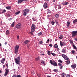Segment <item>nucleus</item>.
Wrapping results in <instances>:
<instances>
[{
	"instance_id": "nucleus-17",
	"label": "nucleus",
	"mask_w": 77,
	"mask_h": 77,
	"mask_svg": "<svg viewBox=\"0 0 77 77\" xmlns=\"http://www.w3.org/2000/svg\"><path fill=\"white\" fill-rule=\"evenodd\" d=\"M61 75L62 77H64L65 76V75H66V74L65 73H63L61 74Z\"/></svg>"
},
{
	"instance_id": "nucleus-22",
	"label": "nucleus",
	"mask_w": 77,
	"mask_h": 77,
	"mask_svg": "<svg viewBox=\"0 0 77 77\" xmlns=\"http://www.w3.org/2000/svg\"><path fill=\"white\" fill-rule=\"evenodd\" d=\"M14 25H15V22H13L11 25V27H14Z\"/></svg>"
},
{
	"instance_id": "nucleus-34",
	"label": "nucleus",
	"mask_w": 77,
	"mask_h": 77,
	"mask_svg": "<svg viewBox=\"0 0 77 77\" xmlns=\"http://www.w3.org/2000/svg\"><path fill=\"white\" fill-rule=\"evenodd\" d=\"M51 54L53 56H56V54H54V53H52Z\"/></svg>"
},
{
	"instance_id": "nucleus-55",
	"label": "nucleus",
	"mask_w": 77,
	"mask_h": 77,
	"mask_svg": "<svg viewBox=\"0 0 77 77\" xmlns=\"http://www.w3.org/2000/svg\"><path fill=\"white\" fill-rule=\"evenodd\" d=\"M19 38H20V36H17V39H19Z\"/></svg>"
},
{
	"instance_id": "nucleus-37",
	"label": "nucleus",
	"mask_w": 77,
	"mask_h": 77,
	"mask_svg": "<svg viewBox=\"0 0 77 77\" xmlns=\"http://www.w3.org/2000/svg\"><path fill=\"white\" fill-rule=\"evenodd\" d=\"M48 55H50V54H51V53H50V51H49L48 52Z\"/></svg>"
},
{
	"instance_id": "nucleus-32",
	"label": "nucleus",
	"mask_w": 77,
	"mask_h": 77,
	"mask_svg": "<svg viewBox=\"0 0 77 77\" xmlns=\"http://www.w3.org/2000/svg\"><path fill=\"white\" fill-rule=\"evenodd\" d=\"M59 17V14H56L55 15V17H56V18H58V17Z\"/></svg>"
},
{
	"instance_id": "nucleus-38",
	"label": "nucleus",
	"mask_w": 77,
	"mask_h": 77,
	"mask_svg": "<svg viewBox=\"0 0 77 77\" xmlns=\"http://www.w3.org/2000/svg\"><path fill=\"white\" fill-rule=\"evenodd\" d=\"M58 62H59V63H62V62H63V61H62L60 60H58Z\"/></svg>"
},
{
	"instance_id": "nucleus-63",
	"label": "nucleus",
	"mask_w": 77,
	"mask_h": 77,
	"mask_svg": "<svg viewBox=\"0 0 77 77\" xmlns=\"http://www.w3.org/2000/svg\"><path fill=\"white\" fill-rule=\"evenodd\" d=\"M5 65H3V68H5Z\"/></svg>"
},
{
	"instance_id": "nucleus-4",
	"label": "nucleus",
	"mask_w": 77,
	"mask_h": 77,
	"mask_svg": "<svg viewBox=\"0 0 77 77\" xmlns=\"http://www.w3.org/2000/svg\"><path fill=\"white\" fill-rule=\"evenodd\" d=\"M29 12V9H26L23 10V15L24 16H26L27 15V13Z\"/></svg>"
},
{
	"instance_id": "nucleus-23",
	"label": "nucleus",
	"mask_w": 77,
	"mask_h": 77,
	"mask_svg": "<svg viewBox=\"0 0 77 77\" xmlns=\"http://www.w3.org/2000/svg\"><path fill=\"white\" fill-rule=\"evenodd\" d=\"M65 60H69V58L68 57L66 56L64 58Z\"/></svg>"
},
{
	"instance_id": "nucleus-24",
	"label": "nucleus",
	"mask_w": 77,
	"mask_h": 77,
	"mask_svg": "<svg viewBox=\"0 0 77 77\" xmlns=\"http://www.w3.org/2000/svg\"><path fill=\"white\" fill-rule=\"evenodd\" d=\"M63 5H68V3L67 2L63 3Z\"/></svg>"
},
{
	"instance_id": "nucleus-64",
	"label": "nucleus",
	"mask_w": 77,
	"mask_h": 77,
	"mask_svg": "<svg viewBox=\"0 0 77 77\" xmlns=\"http://www.w3.org/2000/svg\"><path fill=\"white\" fill-rule=\"evenodd\" d=\"M29 46H28L27 47V48H29Z\"/></svg>"
},
{
	"instance_id": "nucleus-8",
	"label": "nucleus",
	"mask_w": 77,
	"mask_h": 77,
	"mask_svg": "<svg viewBox=\"0 0 77 77\" xmlns=\"http://www.w3.org/2000/svg\"><path fill=\"white\" fill-rule=\"evenodd\" d=\"M5 70L6 71L5 72V73L4 74V76H5L6 77V75H7L8 74L9 72V69H6Z\"/></svg>"
},
{
	"instance_id": "nucleus-45",
	"label": "nucleus",
	"mask_w": 77,
	"mask_h": 77,
	"mask_svg": "<svg viewBox=\"0 0 77 77\" xmlns=\"http://www.w3.org/2000/svg\"><path fill=\"white\" fill-rule=\"evenodd\" d=\"M1 62L2 63H5V62L3 61V60H1Z\"/></svg>"
},
{
	"instance_id": "nucleus-7",
	"label": "nucleus",
	"mask_w": 77,
	"mask_h": 77,
	"mask_svg": "<svg viewBox=\"0 0 77 77\" xmlns=\"http://www.w3.org/2000/svg\"><path fill=\"white\" fill-rule=\"evenodd\" d=\"M16 28L17 29H20L21 27V24L20 23L17 24L15 26Z\"/></svg>"
},
{
	"instance_id": "nucleus-18",
	"label": "nucleus",
	"mask_w": 77,
	"mask_h": 77,
	"mask_svg": "<svg viewBox=\"0 0 77 77\" xmlns=\"http://www.w3.org/2000/svg\"><path fill=\"white\" fill-rule=\"evenodd\" d=\"M76 23H77V19H75L73 20V24H75Z\"/></svg>"
},
{
	"instance_id": "nucleus-1",
	"label": "nucleus",
	"mask_w": 77,
	"mask_h": 77,
	"mask_svg": "<svg viewBox=\"0 0 77 77\" xmlns=\"http://www.w3.org/2000/svg\"><path fill=\"white\" fill-rule=\"evenodd\" d=\"M20 57L19 56L17 58H16L15 59V62L17 64V65H20Z\"/></svg>"
},
{
	"instance_id": "nucleus-36",
	"label": "nucleus",
	"mask_w": 77,
	"mask_h": 77,
	"mask_svg": "<svg viewBox=\"0 0 77 77\" xmlns=\"http://www.w3.org/2000/svg\"><path fill=\"white\" fill-rule=\"evenodd\" d=\"M61 8H62V6H61V5L58 6V9H61Z\"/></svg>"
},
{
	"instance_id": "nucleus-2",
	"label": "nucleus",
	"mask_w": 77,
	"mask_h": 77,
	"mask_svg": "<svg viewBox=\"0 0 77 77\" xmlns=\"http://www.w3.org/2000/svg\"><path fill=\"white\" fill-rule=\"evenodd\" d=\"M19 45H16L14 47V52L15 54H17L18 52V49L19 47Z\"/></svg>"
},
{
	"instance_id": "nucleus-58",
	"label": "nucleus",
	"mask_w": 77,
	"mask_h": 77,
	"mask_svg": "<svg viewBox=\"0 0 77 77\" xmlns=\"http://www.w3.org/2000/svg\"><path fill=\"white\" fill-rule=\"evenodd\" d=\"M6 66L8 67V63H7V64L6 65Z\"/></svg>"
},
{
	"instance_id": "nucleus-59",
	"label": "nucleus",
	"mask_w": 77,
	"mask_h": 77,
	"mask_svg": "<svg viewBox=\"0 0 77 77\" xmlns=\"http://www.w3.org/2000/svg\"><path fill=\"white\" fill-rule=\"evenodd\" d=\"M12 20V18H10V19H9V21H11V20Z\"/></svg>"
},
{
	"instance_id": "nucleus-50",
	"label": "nucleus",
	"mask_w": 77,
	"mask_h": 77,
	"mask_svg": "<svg viewBox=\"0 0 77 77\" xmlns=\"http://www.w3.org/2000/svg\"><path fill=\"white\" fill-rule=\"evenodd\" d=\"M41 63H44V61H43V60L41 61Z\"/></svg>"
},
{
	"instance_id": "nucleus-62",
	"label": "nucleus",
	"mask_w": 77,
	"mask_h": 77,
	"mask_svg": "<svg viewBox=\"0 0 77 77\" xmlns=\"http://www.w3.org/2000/svg\"><path fill=\"white\" fill-rule=\"evenodd\" d=\"M7 42H5V45H6L7 44Z\"/></svg>"
},
{
	"instance_id": "nucleus-42",
	"label": "nucleus",
	"mask_w": 77,
	"mask_h": 77,
	"mask_svg": "<svg viewBox=\"0 0 77 77\" xmlns=\"http://www.w3.org/2000/svg\"><path fill=\"white\" fill-rule=\"evenodd\" d=\"M41 35H42V32H40L38 34V36H40Z\"/></svg>"
},
{
	"instance_id": "nucleus-20",
	"label": "nucleus",
	"mask_w": 77,
	"mask_h": 77,
	"mask_svg": "<svg viewBox=\"0 0 77 77\" xmlns=\"http://www.w3.org/2000/svg\"><path fill=\"white\" fill-rule=\"evenodd\" d=\"M67 27L69 26V25H70V22L69 21L67 22Z\"/></svg>"
},
{
	"instance_id": "nucleus-15",
	"label": "nucleus",
	"mask_w": 77,
	"mask_h": 77,
	"mask_svg": "<svg viewBox=\"0 0 77 77\" xmlns=\"http://www.w3.org/2000/svg\"><path fill=\"white\" fill-rule=\"evenodd\" d=\"M30 42V41L29 40H26L25 41L24 43L25 44H27L29 42Z\"/></svg>"
},
{
	"instance_id": "nucleus-5",
	"label": "nucleus",
	"mask_w": 77,
	"mask_h": 77,
	"mask_svg": "<svg viewBox=\"0 0 77 77\" xmlns=\"http://www.w3.org/2000/svg\"><path fill=\"white\" fill-rule=\"evenodd\" d=\"M35 28L36 26H35V24H33L32 25V26L31 27V30L32 32H35Z\"/></svg>"
},
{
	"instance_id": "nucleus-52",
	"label": "nucleus",
	"mask_w": 77,
	"mask_h": 77,
	"mask_svg": "<svg viewBox=\"0 0 77 77\" xmlns=\"http://www.w3.org/2000/svg\"><path fill=\"white\" fill-rule=\"evenodd\" d=\"M66 77H70V76L69 75H67Z\"/></svg>"
},
{
	"instance_id": "nucleus-61",
	"label": "nucleus",
	"mask_w": 77,
	"mask_h": 77,
	"mask_svg": "<svg viewBox=\"0 0 77 77\" xmlns=\"http://www.w3.org/2000/svg\"><path fill=\"white\" fill-rule=\"evenodd\" d=\"M29 33H31L32 35H33V33H32V32H29Z\"/></svg>"
},
{
	"instance_id": "nucleus-49",
	"label": "nucleus",
	"mask_w": 77,
	"mask_h": 77,
	"mask_svg": "<svg viewBox=\"0 0 77 77\" xmlns=\"http://www.w3.org/2000/svg\"><path fill=\"white\" fill-rule=\"evenodd\" d=\"M58 65L60 66H62V64H61V63H58Z\"/></svg>"
},
{
	"instance_id": "nucleus-9",
	"label": "nucleus",
	"mask_w": 77,
	"mask_h": 77,
	"mask_svg": "<svg viewBox=\"0 0 77 77\" xmlns=\"http://www.w3.org/2000/svg\"><path fill=\"white\" fill-rule=\"evenodd\" d=\"M24 1H26V2H27V0H18L17 1L18 4H20V3H21L23 2H24Z\"/></svg>"
},
{
	"instance_id": "nucleus-29",
	"label": "nucleus",
	"mask_w": 77,
	"mask_h": 77,
	"mask_svg": "<svg viewBox=\"0 0 77 77\" xmlns=\"http://www.w3.org/2000/svg\"><path fill=\"white\" fill-rule=\"evenodd\" d=\"M72 47H73L74 48V49H77V47H76L75 46V45H74V44H73V45H72Z\"/></svg>"
},
{
	"instance_id": "nucleus-43",
	"label": "nucleus",
	"mask_w": 77,
	"mask_h": 77,
	"mask_svg": "<svg viewBox=\"0 0 77 77\" xmlns=\"http://www.w3.org/2000/svg\"><path fill=\"white\" fill-rule=\"evenodd\" d=\"M37 75L38 76V77H40L41 75L40 74H37Z\"/></svg>"
},
{
	"instance_id": "nucleus-30",
	"label": "nucleus",
	"mask_w": 77,
	"mask_h": 77,
	"mask_svg": "<svg viewBox=\"0 0 77 77\" xmlns=\"http://www.w3.org/2000/svg\"><path fill=\"white\" fill-rule=\"evenodd\" d=\"M71 53H72V54H75V51H72L71 52V54H72Z\"/></svg>"
},
{
	"instance_id": "nucleus-47",
	"label": "nucleus",
	"mask_w": 77,
	"mask_h": 77,
	"mask_svg": "<svg viewBox=\"0 0 77 77\" xmlns=\"http://www.w3.org/2000/svg\"><path fill=\"white\" fill-rule=\"evenodd\" d=\"M32 20H33V21H36V17L32 18Z\"/></svg>"
},
{
	"instance_id": "nucleus-46",
	"label": "nucleus",
	"mask_w": 77,
	"mask_h": 77,
	"mask_svg": "<svg viewBox=\"0 0 77 77\" xmlns=\"http://www.w3.org/2000/svg\"><path fill=\"white\" fill-rule=\"evenodd\" d=\"M55 23H56V24H58V22H57V20H55Z\"/></svg>"
},
{
	"instance_id": "nucleus-56",
	"label": "nucleus",
	"mask_w": 77,
	"mask_h": 77,
	"mask_svg": "<svg viewBox=\"0 0 77 77\" xmlns=\"http://www.w3.org/2000/svg\"><path fill=\"white\" fill-rule=\"evenodd\" d=\"M17 77H21V75H17Z\"/></svg>"
},
{
	"instance_id": "nucleus-57",
	"label": "nucleus",
	"mask_w": 77,
	"mask_h": 77,
	"mask_svg": "<svg viewBox=\"0 0 77 77\" xmlns=\"http://www.w3.org/2000/svg\"><path fill=\"white\" fill-rule=\"evenodd\" d=\"M62 68H63V66H61L60 67V69H62Z\"/></svg>"
},
{
	"instance_id": "nucleus-44",
	"label": "nucleus",
	"mask_w": 77,
	"mask_h": 77,
	"mask_svg": "<svg viewBox=\"0 0 77 77\" xmlns=\"http://www.w3.org/2000/svg\"><path fill=\"white\" fill-rule=\"evenodd\" d=\"M31 73L32 75H34V74H35V72L33 71Z\"/></svg>"
},
{
	"instance_id": "nucleus-40",
	"label": "nucleus",
	"mask_w": 77,
	"mask_h": 77,
	"mask_svg": "<svg viewBox=\"0 0 77 77\" xmlns=\"http://www.w3.org/2000/svg\"><path fill=\"white\" fill-rule=\"evenodd\" d=\"M40 58L39 57H38L36 58L35 59V60H36L38 61V60H39L40 59Z\"/></svg>"
},
{
	"instance_id": "nucleus-48",
	"label": "nucleus",
	"mask_w": 77,
	"mask_h": 77,
	"mask_svg": "<svg viewBox=\"0 0 77 77\" xmlns=\"http://www.w3.org/2000/svg\"><path fill=\"white\" fill-rule=\"evenodd\" d=\"M49 46H50V47H52L53 46V45L52 44H50Z\"/></svg>"
},
{
	"instance_id": "nucleus-53",
	"label": "nucleus",
	"mask_w": 77,
	"mask_h": 77,
	"mask_svg": "<svg viewBox=\"0 0 77 77\" xmlns=\"http://www.w3.org/2000/svg\"><path fill=\"white\" fill-rule=\"evenodd\" d=\"M2 60H3V61H5V58H2Z\"/></svg>"
},
{
	"instance_id": "nucleus-54",
	"label": "nucleus",
	"mask_w": 77,
	"mask_h": 77,
	"mask_svg": "<svg viewBox=\"0 0 77 77\" xmlns=\"http://www.w3.org/2000/svg\"><path fill=\"white\" fill-rule=\"evenodd\" d=\"M17 77V75H13L12 77Z\"/></svg>"
},
{
	"instance_id": "nucleus-16",
	"label": "nucleus",
	"mask_w": 77,
	"mask_h": 77,
	"mask_svg": "<svg viewBox=\"0 0 77 77\" xmlns=\"http://www.w3.org/2000/svg\"><path fill=\"white\" fill-rule=\"evenodd\" d=\"M54 48H58V45L57 44H55L54 46Z\"/></svg>"
},
{
	"instance_id": "nucleus-39",
	"label": "nucleus",
	"mask_w": 77,
	"mask_h": 77,
	"mask_svg": "<svg viewBox=\"0 0 77 77\" xmlns=\"http://www.w3.org/2000/svg\"><path fill=\"white\" fill-rule=\"evenodd\" d=\"M63 46H66V44L65 43V42H63Z\"/></svg>"
},
{
	"instance_id": "nucleus-31",
	"label": "nucleus",
	"mask_w": 77,
	"mask_h": 77,
	"mask_svg": "<svg viewBox=\"0 0 77 77\" xmlns=\"http://www.w3.org/2000/svg\"><path fill=\"white\" fill-rule=\"evenodd\" d=\"M62 57H63V58L64 59L66 56V55H65V54H62Z\"/></svg>"
},
{
	"instance_id": "nucleus-33",
	"label": "nucleus",
	"mask_w": 77,
	"mask_h": 77,
	"mask_svg": "<svg viewBox=\"0 0 77 77\" xmlns=\"http://www.w3.org/2000/svg\"><path fill=\"white\" fill-rule=\"evenodd\" d=\"M58 70L57 69H55L53 70V71H54V72H58Z\"/></svg>"
},
{
	"instance_id": "nucleus-35",
	"label": "nucleus",
	"mask_w": 77,
	"mask_h": 77,
	"mask_svg": "<svg viewBox=\"0 0 77 77\" xmlns=\"http://www.w3.org/2000/svg\"><path fill=\"white\" fill-rule=\"evenodd\" d=\"M59 38L61 39H62V38H63V36H62V35H60L59 37Z\"/></svg>"
},
{
	"instance_id": "nucleus-60",
	"label": "nucleus",
	"mask_w": 77,
	"mask_h": 77,
	"mask_svg": "<svg viewBox=\"0 0 77 77\" xmlns=\"http://www.w3.org/2000/svg\"><path fill=\"white\" fill-rule=\"evenodd\" d=\"M60 50L59 48H57V51H59Z\"/></svg>"
},
{
	"instance_id": "nucleus-41",
	"label": "nucleus",
	"mask_w": 77,
	"mask_h": 77,
	"mask_svg": "<svg viewBox=\"0 0 77 77\" xmlns=\"http://www.w3.org/2000/svg\"><path fill=\"white\" fill-rule=\"evenodd\" d=\"M70 44H73V42H72V40H70Z\"/></svg>"
},
{
	"instance_id": "nucleus-3",
	"label": "nucleus",
	"mask_w": 77,
	"mask_h": 77,
	"mask_svg": "<svg viewBox=\"0 0 77 77\" xmlns=\"http://www.w3.org/2000/svg\"><path fill=\"white\" fill-rule=\"evenodd\" d=\"M72 38H74L75 36H77V31H73L72 32Z\"/></svg>"
},
{
	"instance_id": "nucleus-12",
	"label": "nucleus",
	"mask_w": 77,
	"mask_h": 77,
	"mask_svg": "<svg viewBox=\"0 0 77 77\" xmlns=\"http://www.w3.org/2000/svg\"><path fill=\"white\" fill-rule=\"evenodd\" d=\"M43 7L44 8H48V6H47V4L45 3L43 5Z\"/></svg>"
},
{
	"instance_id": "nucleus-28",
	"label": "nucleus",
	"mask_w": 77,
	"mask_h": 77,
	"mask_svg": "<svg viewBox=\"0 0 77 77\" xmlns=\"http://www.w3.org/2000/svg\"><path fill=\"white\" fill-rule=\"evenodd\" d=\"M54 23H55V22H54L53 21H51V24L52 25H54Z\"/></svg>"
},
{
	"instance_id": "nucleus-27",
	"label": "nucleus",
	"mask_w": 77,
	"mask_h": 77,
	"mask_svg": "<svg viewBox=\"0 0 77 77\" xmlns=\"http://www.w3.org/2000/svg\"><path fill=\"white\" fill-rule=\"evenodd\" d=\"M44 42L43 41H40L39 42V44H43Z\"/></svg>"
},
{
	"instance_id": "nucleus-19",
	"label": "nucleus",
	"mask_w": 77,
	"mask_h": 77,
	"mask_svg": "<svg viewBox=\"0 0 77 77\" xmlns=\"http://www.w3.org/2000/svg\"><path fill=\"white\" fill-rule=\"evenodd\" d=\"M10 33H9V30H7L6 31V34L7 35H9Z\"/></svg>"
},
{
	"instance_id": "nucleus-10",
	"label": "nucleus",
	"mask_w": 77,
	"mask_h": 77,
	"mask_svg": "<svg viewBox=\"0 0 77 77\" xmlns=\"http://www.w3.org/2000/svg\"><path fill=\"white\" fill-rule=\"evenodd\" d=\"M76 66H77L76 64H73L71 66V67L72 68V69H75V68H76Z\"/></svg>"
},
{
	"instance_id": "nucleus-11",
	"label": "nucleus",
	"mask_w": 77,
	"mask_h": 77,
	"mask_svg": "<svg viewBox=\"0 0 77 77\" xmlns=\"http://www.w3.org/2000/svg\"><path fill=\"white\" fill-rule=\"evenodd\" d=\"M66 48L64 47L62 50V52L63 53H65L66 52Z\"/></svg>"
},
{
	"instance_id": "nucleus-13",
	"label": "nucleus",
	"mask_w": 77,
	"mask_h": 77,
	"mask_svg": "<svg viewBox=\"0 0 77 77\" xmlns=\"http://www.w3.org/2000/svg\"><path fill=\"white\" fill-rule=\"evenodd\" d=\"M6 9L8 10H10L11 9V6H8L6 7Z\"/></svg>"
},
{
	"instance_id": "nucleus-6",
	"label": "nucleus",
	"mask_w": 77,
	"mask_h": 77,
	"mask_svg": "<svg viewBox=\"0 0 77 77\" xmlns=\"http://www.w3.org/2000/svg\"><path fill=\"white\" fill-rule=\"evenodd\" d=\"M50 63L51 65H53L54 66H57V63H56V62L54 61L53 62V61L52 60H50Z\"/></svg>"
},
{
	"instance_id": "nucleus-21",
	"label": "nucleus",
	"mask_w": 77,
	"mask_h": 77,
	"mask_svg": "<svg viewBox=\"0 0 77 77\" xmlns=\"http://www.w3.org/2000/svg\"><path fill=\"white\" fill-rule=\"evenodd\" d=\"M63 42H62L61 41H60V45L61 47H63Z\"/></svg>"
},
{
	"instance_id": "nucleus-14",
	"label": "nucleus",
	"mask_w": 77,
	"mask_h": 77,
	"mask_svg": "<svg viewBox=\"0 0 77 77\" xmlns=\"http://www.w3.org/2000/svg\"><path fill=\"white\" fill-rule=\"evenodd\" d=\"M2 12H1L2 14H4V13H5L6 12V10L5 9L2 10Z\"/></svg>"
},
{
	"instance_id": "nucleus-26",
	"label": "nucleus",
	"mask_w": 77,
	"mask_h": 77,
	"mask_svg": "<svg viewBox=\"0 0 77 77\" xmlns=\"http://www.w3.org/2000/svg\"><path fill=\"white\" fill-rule=\"evenodd\" d=\"M20 11H19L18 12H16L15 13V14L16 15H18V14H20Z\"/></svg>"
},
{
	"instance_id": "nucleus-51",
	"label": "nucleus",
	"mask_w": 77,
	"mask_h": 77,
	"mask_svg": "<svg viewBox=\"0 0 77 77\" xmlns=\"http://www.w3.org/2000/svg\"><path fill=\"white\" fill-rule=\"evenodd\" d=\"M49 41L50 40H49V39H48V40H47V42H46V43H48Z\"/></svg>"
},
{
	"instance_id": "nucleus-25",
	"label": "nucleus",
	"mask_w": 77,
	"mask_h": 77,
	"mask_svg": "<svg viewBox=\"0 0 77 77\" xmlns=\"http://www.w3.org/2000/svg\"><path fill=\"white\" fill-rule=\"evenodd\" d=\"M69 63H70V61L69 60L66 61V65H69Z\"/></svg>"
}]
</instances>
